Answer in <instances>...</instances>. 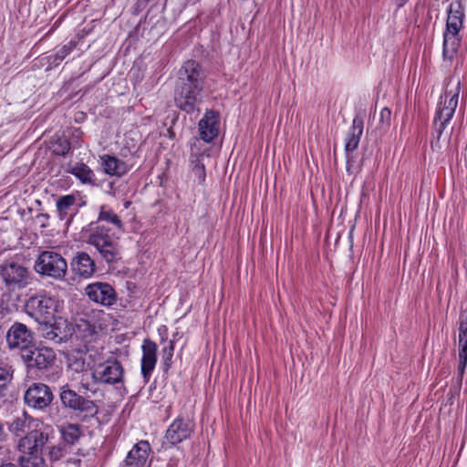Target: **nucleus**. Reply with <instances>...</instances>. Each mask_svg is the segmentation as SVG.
Instances as JSON below:
<instances>
[{
    "mask_svg": "<svg viewBox=\"0 0 467 467\" xmlns=\"http://www.w3.org/2000/svg\"><path fill=\"white\" fill-rule=\"evenodd\" d=\"M460 89L461 86L460 82H458L453 89L446 91L444 101L441 102L438 106L433 120L434 131L437 134L438 140L454 115L458 106Z\"/></svg>",
    "mask_w": 467,
    "mask_h": 467,
    "instance_id": "423d86ee",
    "label": "nucleus"
},
{
    "mask_svg": "<svg viewBox=\"0 0 467 467\" xmlns=\"http://www.w3.org/2000/svg\"><path fill=\"white\" fill-rule=\"evenodd\" d=\"M200 137L206 142H211L218 135V116L213 110H207L199 121Z\"/></svg>",
    "mask_w": 467,
    "mask_h": 467,
    "instance_id": "6ab92c4d",
    "label": "nucleus"
},
{
    "mask_svg": "<svg viewBox=\"0 0 467 467\" xmlns=\"http://www.w3.org/2000/svg\"><path fill=\"white\" fill-rule=\"evenodd\" d=\"M53 400L54 395L50 387L41 382L31 384L24 394L25 403L34 410L47 409Z\"/></svg>",
    "mask_w": 467,
    "mask_h": 467,
    "instance_id": "9d476101",
    "label": "nucleus"
},
{
    "mask_svg": "<svg viewBox=\"0 0 467 467\" xmlns=\"http://www.w3.org/2000/svg\"><path fill=\"white\" fill-rule=\"evenodd\" d=\"M35 270L41 275L63 279L67 271V264L61 254L53 251H44L36 261Z\"/></svg>",
    "mask_w": 467,
    "mask_h": 467,
    "instance_id": "0eeeda50",
    "label": "nucleus"
},
{
    "mask_svg": "<svg viewBox=\"0 0 467 467\" xmlns=\"http://www.w3.org/2000/svg\"><path fill=\"white\" fill-rule=\"evenodd\" d=\"M63 442L70 449L81 437V427L78 424L68 423L60 428Z\"/></svg>",
    "mask_w": 467,
    "mask_h": 467,
    "instance_id": "bb28decb",
    "label": "nucleus"
},
{
    "mask_svg": "<svg viewBox=\"0 0 467 467\" xmlns=\"http://www.w3.org/2000/svg\"><path fill=\"white\" fill-rule=\"evenodd\" d=\"M364 121L359 116L353 119L352 125L348 132L345 150L347 157L348 154L358 149L360 138L363 134Z\"/></svg>",
    "mask_w": 467,
    "mask_h": 467,
    "instance_id": "412c9836",
    "label": "nucleus"
},
{
    "mask_svg": "<svg viewBox=\"0 0 467 467\" xmlns=\"http://www.w3.org/2000/svg\"><path fill=\"white\" fill-rule=\"evenodd\" d=\"M85 294L89 300L102 306H112L117 301L114 288L108 283L96 282L85 288Z\"/></svg>",
    "mask_w": 467,
    "mask_h": 467,
    "instance_id": "4468645a",
    "label": "nucleus"
},
{
    "mask_svg": "<svg viewBox=\"0 0 467 467\" xmlns=\"http://www.w3.org/2000/svg\"><path fill=\"white\" fill-rule=\"evenodd\" d=\"M53 321L54 319L48 320V322H37L39 324V331L41 336L47 340H54L57 343L62 342L67 335H59L57 332L53 331Z\"/></svg>",
    "mask_w": 467,
    "mask_h": 467,
    "instance_id": "c756f323",
    "label": "nucleus"
},
{
    "mask_svg": "<svg viewBox=\"0 0 467 467\" xmlns=\"http://www.w3.org/2000/svg\"><path fill=\"white\" fill-rule=\"evenodd\" d=\"M101 164L104 171L111 176L121 177L130 171V167L126 162L110 155H103L101 157Z\"/></svg>",
    "mask_w": 467,
    "mask_h": 467,
    "instance_id": "4be33fe9",
    "label": "nucleus"
},
{
    "mask_svg": "<svg viewBox=\"0 0 467 467\" xmlns=\"http://www.w3.org/2000/svg\"><path fill=\"white\" fill-rule=\"evenodd\" d=\"M71 149L70 142L66 139H58L56 142L54 153L57 155H66Z\"/></svg>",
    "mask_w": 467,
    "mask_h": 467,
    "instance_id": "f704fd0d",
    "label": "nucleus"
},
{
    "mask_svg": "<svg viewBox=\"0 0 467 467\" xmlns=\"http://www.w3.org/2000/svg\"><path fill=\"white\" fill-rule=\"evenodd\" d=\"M47 456L50 461L56 462L63 459L68 452L70 448L64 442L57 445L48 446Z\"/></svg>",
    "mask_w": 467,
    "mask_h": 467,
    "instance_id": "2f4dec72",
    "label": "nucleus"
},
{
    "mask_svg": "<svg viewBox=\"0 0 467 467\" xmlns=\"http://www.w3.org/2000/svg\"><path fill=\"white\" fill-rule=\"evenodd\" d=\"M0 467H19V466L14 462H5V463H2L0 465Z\"/></svg>",
    "mask_w": 467,
    "mask_h": 467,
    "instance_id": "79ce46f5",
    "label": "nucleus"
},
{
    "mask_svg": "<svg viewBox=\"0 0 467 467\" xmlns=\"http://www.w3.org/2000/svg\"><path fill=\"white\" fill-rule=\"evenodd\" d=\"M14 368L12 365L0 361V391L11 383L14 377Z\"/></svg>",
    "mask_w": 467,
    "mask_h": 467,
    "instance_id": "7c9ffc66",
    "label": "nucleus"
},
{
    "mask_svg": "<svg viewBox=\"0 0 467 467\" xmlns=\"http://www.w3.org/2000/svg\"><path fill=\"white\" fill-rule=\"evenodd\" d=\"M460 43L459 34L445 30L443 35V57L451 60L458 51Z\"/></svg>",
    "mask_w": 467,
    "mask_h": 467,
    "instance_id": "a878e982",
    "label": "nucleus"
},
{
    "mask_svg": "<svg viewBox=\"0 0 467 467\" xmlns=\"http://www.w3.org/2000/svg\"><path fill=\"white\" fill-rule=\"evenodd\" d=\"M409 0H395V3L399 8L402 7Z\"/></svg>",
    "mask_w": 467,
    "mask_h": 467,
    "instance_id": "a19ab883",
    "label": "nucleus"
},
{
    "mask_svg": "<svg viewBox=\"0 0 467 467\" xmlns=\"http://www.w3.org/2000/svg\"><path fill=\"white\" fill-rule=\"evenodd\" d=\"M124 368L119 361L115 358L107 359L98 364L93 372L92 379L100 384L113 385L123 380Z\"/></svg>",
    "mask_w": 467,
    "mask_h": 467,
    "instance_id": "1a4fd4ad",
    "label": "nucleus"
},
{
    "mask_svg": "<svg viewBox=\"0 0 467 467\" xmlns=\"http://www.w3.org/2000/svg\"><path fill=\"white\" fill-rule=\"evenodd\" d=\"M174 353V341L169 340L167 346L162 348L161 358L166 368H169L171 363Z\"/></svg>",
    "mask_w": 467,
    "mask_h": 467,
    "instance_id": "72a5a7b5",
    "label": "nucleus"
},
{
    "mask_svg": "<svg viewBox=\"0 0 467 467\" xmlns=\"http://www.w3.org/2000/svg\"><path fill=\"white\" fill-rule=\"evenodd\" d=\"M59 23H60V21H59V20H57V21L54 24L53 28L48 32V34H49V33H51L52 31H54V29H56V28L58 26Z\"/></svg>",
    "mask_w": 467,
    "mask_h": 467,
    "instance_id": "a18cd8bd",
    "label": "nucleus"
},
{
    "mask_svg": "<svg viewBox=\"0 0 467 467\" xmlns=\"http://www.w3.org/2000/svg\"><path fill=\"white\" fill-rule=\"evenodd\" d=\"M52 431L46 427L44 429L33 430L22 437L18 442L19 451H29L42 455L43 449L50 443Z\"/></svg>",
    "mask_w": 467,
    "mask_h": 467,
    "instance_id": "f8f14e48",
    "label": "nucleus"
},
{
    "mask_svg": "<svg viewBox=\"0 0 467 467\" xmlns=\"http://www.w3.org/2000/svg\"><path fill=\"white\" fill-rule=\"evenodd\" d=\"M459 358L467 364V317H460L459 323Z\"/></svg>",
    "mask_w": 467,
    "mask_h": 467,
    "instance_id": "cd10ccee",
    "label": "nucleus"
},
{
    "mask_svg": "<svg viewBox=\"0 0 467 467\" xmlns=\"http://www.w3.org/2000/svg\"><path fill=\"white\" fill-rule=\"evenodd\" d=\"M18 462L20 467H45L43 455L29 451H19Z\"/></svg>",
    "mask_w": 467,
    "mask_h": 467,
    "instance_id": "c85d7f7f",
    "label": "nucleus"
},
{
    "mask_svg": "<svg viewBox=\"0 0 467 467\" xmlns=\"http://www.w3.org/2000/svg\"><path fill=\"white\" fill-rule=\"evenodd\" d=\"M5 437L3 426L0 424V441H3Z\"/></svg>",
    "mask_w": 467,
    "mask_h": 467,
    "instance_id": "37998d69",
    "label": "nucleus"
},
{
    "mask_svg": "<svg viewBox=\"0 0 467 467\" xmlns=\"http://www.w3.org/2000/svg\"><path fill=\"white\" fill-rule=\"evenodd\" d=\"M466 367V364L462 363V360L459 358V370L462 372Z\"/></svg>",
    "mask_w": 467,
    "mask_h": 467,
    "instance_id": "c03bdc74",
    "label": "nucleus"
},
{
    "mask_svg": "<svg viewBox=\"0 0 467 467\" xmlns=\"http://www.w3.org/2000/svg\"><path fill=\"white\" fill-rule=\"evenodd\" d=\"M194 430V423L190 419L179 417L169 426L165 440L171 445L181 443L190 438Z\"/></svg>",
    "mask_w": 467,
    "mask_h": 467,
    "instance_id": "2eb2a0df",
    "label": "nucleus"
},
{
    "mask_svg": "<svg viewBox=\"0 0 467 467\" xmlns=\"http://www.w3.org/2000/svg\"><path fill=\"white\" fill-rule=\"evenodd\" d=\"M141 374L146 381L149 380L157 362V345L146 338L142 344Z\"/></svg>",
    "mask_w": 467,
    "mask_h": 467,
    "instance_id": "a211bd4d",
    "label": "nucleus"
},
{
    "mask_svg": "<svg viewBox=\"0 0 467 467\" xmlns=\"http://www.w3.org/2000/svg\"><path fill=\"white\" fill-rule=\"evenodd\" d=\"M192 171L201 182H204L205 176H206L205 168H204V164L200 162L199 160L195 161V163L192 167Z\"/></svg>",
    "mask_w": 467,
    "mask_h": 467,
    "instance_id": "c9c22d12",
    "label": "nucleus"
},
{
    "mask_svg": "<svg viewBox=\"0 0 467 467\" xmlns=\"http://www.w3.org/2000/svg\"><path fill=\"white\" fill-rule=\"evenodd\" d=\"M6 342L11 349H20L22 353L33 347V334L27 327L22 323H15L6 334Z\"/></svg>",
    "mask_w": 467,
    "mask_h": 467,
    "instance_id": "ddd939ff",
    "label": "nucleus"
},
{
    "mask_svg": "<svg viewBox=\"0 0 467 467\" xmlns=\"http://www.w3.org/2000/svg\"><path fill=\"white\" fill-rule=\"evenodd\" d=\"M57 310V300L46 291L29 296L25 304L26 313L36 322L54 319Z\"/></svg>",
    "mask_w": 467,
    "mask_h": 467,
    "instance_id": "7ed1b4c3",
    "label": "nucleus"
},
{
    "mask_svg": "<svg viewBox=\"0 0 467 467\" xmlns=\"http://www.w3.org/2000/svg\"><path fill=\"white\" fill-rule=\"evenodd\" d=\"M21 358L27 368L39 371L49 369L57 359L56 353L51 348L35 346L26 349Z\"/></svg>",
    "mask_w": 467,
    "mask_h": 467,
    "instance_id": "6e6552de",
    "label": "nucleus"
},
{
    "mask_svg": "<svg viewBox=\"0 0 467 467\" xmlns=\"http://www.w3.org/2000/svg\"><path fill=\"white\" fill-rule=\"evenodd\" d=\"M73 272L84 278H88L96 271V265L90 255L85 252L76 254L71 263Z\"/></svg>",
    "mask_w": 467,
    "mask_h": 467,
    "instance_id": "aec40b11",
    "label": "nucleus"
},
{
    "mask_svg": "<svg viewBox=\"0 0 467 467\" xmlns=\"http://www.w3.org/2000/svg\"><path fill=\"white\" fill-rule=\"evenodd\" d=\"M151 448L147 441H140L136 443L129 451L124 467H148L147 461Z\"/></svg>",
    "mask_w": 467,
    "mask_h": 467,
    "instance_id": "f3484780",
    "label": "nucleus"
},
{
    "mask_svg": "<svg viewBox=\"0 0 467 467\" xmlns=\"http://www.w3.org/2000/svg\"><path fill=\"white\" fill-rule=\"evenodd\" d=\"M67 321L63 320L62 318H59L58 320H56L54 318L53 321V331L57 332L59 335H67V333L63 332L61 329L62 325H66Z\"/></svg>",
    "mask_w": 467,
    "mask_h": 467,
    "instance_id": "4c0bfd02",
    "label": "nucleus"
},
{
    "mask_svg": "<svg viewBox=\"0 0 467 467\" xmlns=\"http://www.w3.org/2000/svg\"><path fill=\"white\" fill-rule=\"evenodd\" d=\"M34 422L35 420L30 415L26 412H23L13 419L8 429L16 436L22 438L23 435L26 436L27 433L32 432Z\"/></svg>",
    "mask_w": 467,
    "mask_h": 467,
    "instance_id": "5701e85b",
    "label": "nucleus"
},
{
    "mask_svg": "<svg viewBox=\"0 0 467 467\" xmlns=\"http://www.w3.org/2000/svg\"><path fill=\"white\" fill-rule=\"evenodd\" d=\"M66 171L74 175L82 183L95 184V174L93 171L85 163L69 162L66 167Z\"/></svg>",
    "mask_w": 467,
    "mask_h": 467,
    "instance_id": "393cba45",
    "label": "nucleus"
},
{
    "mask_svg": "<svg viewBox=\"0 0 467 467\" xmlns=\"http://www.w3.org/2000/svg\"><path fill=\"white\" fill-rule=\"evenodd\" d=\"M205 78L206 76L202 66L194 60H188L179 69L175 84L204 88Z\"/></svg>",
    "mask_w": 467,
    "mask_h": 467,
    "instance_id": "9b49d317",
    "label": "nucleus"
},
{
    "mask_svg": "<svg viewBox=\"0 0 467 467\" xmlns=\"http://www.w3.org/2000/svg\"><path fill=\"white\" fill-rule=\"evenodd\" d=\"M59 400L64 408L77 412L83 418L94 417L99 412V408L93 400L77 393L67 383L59 387Z\"/></svg>",
    "mask_w": 467,
    "mask_h": 467,
    "instance_id": "20e7f679",
    "label": "nucleus"
},
{
    "mask_svg": "<svg viewBox=\"0 0 467 467\" xmlns=\"http://www.w3.org/2000/svg\"><path fill=\"white\" fill-rule=\"evenodd\" d=\"M204 88L175 84L174 103L181 110L188 114H199L200 105L203 101Z\"/></svg>",
    "mask_w": 467,
    "mask_h": 467,
    "instance_id": "39448f33",
    "label": "nucleus"
},
{
    "mask_svg": "<svg viewBox=\"0 0 467 467\" xmlns=\"http://www.w3.org/2000/svg\"><path fill=\"white\" fill-rule=\"evenodd\" d=\"M84 361L83 360H76L74 363H70L69 366L73 367L75 370H82L84 368Z\"/></svg>",
    "mask_w": 467,
    "mask_h": 467,
    "instance_id": "58836bf2",
    "label": "nucleus"
},
{
    "mask_svg": "<svg viewBox=\"0 0 467 467\" xmlns=\"http://www.w3.org/2000/svg\"><path fill=\"white\" fill-rule=\"evenodd\" d=\"M75 47L73 42L64 45L54 56L49 57V61L54 65H58L67 56H68Z\"/></svg>",
    "mask_w": 467,
    "mask_h": 467,
    "instance_id": "473e14b6",
    "label": "nucleus"
},
{
    "mask_svg": "<svg viewBox=\"0 0 467 467\" xmlns=\"http://www.w3.org/2000/svg\"><path fill=\"white\" fill-rule=\"evenodd\" d=\"M57 213L60 221L69 224L74 216L78 213L77 197L74 194H67L57 198L56 202Z\"/></svg>",
    "mask_w": 467,
    "mask_h": 467,
    "instance_id": "dca6fc26",
    "label": "nucleus"
},
{
    "mask_svg": "<svg viewBox=\"0 0 467 467\" xmlns=\"http://www.w3.org/2000/svg\"><path fill=\"white\" fill-rule=\"evenodd\" d=\"M6 237L7 232L0 228V246H3L7 243Z\"/></svg>",
    "mask_w": 467,
    "mask_h": 467,
    "instance_id": "ea45409f",
    "label": "nucleus"
},
{
    "mask_svg": "<svg viewBox=\"0 0 467 467\" xmlns=\"http://www.w3.org/2000/svg\"><path fill=\"white\" fill-rule=\"evenodd\" d=\"M464 14L462 5L459 2H453L450 5L446 23V30L459 34L462 27V19Z\"/></svg>",
    "mask_w": 467,
    "mask_h": 467,
    "instance_id": "b1692460",
    "label": "nucleus"
},
{
    "mask_svg": "<svg viewBox=\"0 0 467 467\" xmlns=\"http://www.w3.org/2000/svg\"><path fill=\"white\" fill-rule=\"evenodd\" d=\"M391 121V111L389 108H383L379 113V122L382 127H389Z\"/></svg>",
    "mask_w": 467,
    "mask_h": 467,
    "instance_id": "e433bc0d",
    "label": "nucleus"
},
{
    "mask_svg": "<svg viewBox=\"0 0 467 467\" xmlns=\"http://www.w3.org/2000/svg\"><path fill=\"white\" fill-rule=\"evenodd\" d=\"M113 229L123 231V223L113 210L103 205L100 207L98 221L90 223L85 239L108 264L120 258L119 238L111 233Z\"/></svg>",
    "mask_w": 467,
    "mask_h": 467,
    "instance_id": "f257e3e1",
    "label": "nucleus"
},
{
    "mask_svg": "<svg viewBox=\"0 0 467 467\" xmlns=\"http://www.w3.org/2000/svg\"><path fill=\"white\" fill-rule=\"evenodd\" d=\"M0 277L10 291L22 290L33 280L29 266L25 259L18 254L0 264Z\"/></svg>",
    "mask_w": 467,
    "mask_h": 467,
    "instance_id": "f03ea898",
    "label": "nucleus"
}]
</instances>
